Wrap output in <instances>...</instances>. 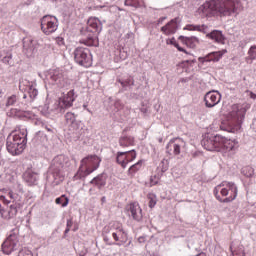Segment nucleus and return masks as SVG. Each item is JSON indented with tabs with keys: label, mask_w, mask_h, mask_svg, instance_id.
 <instances>
[{
	"label": "nucleus",
	"mask_w": 256,
	"mask_h": 256,
	"mask_svg": "<svg viewBox=\"0 0 256 256\" xmlns=\"http://www.w3.org/2000/svg\"><path fill=\"white\" fill-rule=\"evenodd\" d=\"M239 0H211L198 8L201 17H209L217 11L222 17H232L239 13Z\"/></svg>",
	"instance_id": "nucleus-1"
},
{
	"label": "nucleus",
	"mask_w": 256,
	"mask_h": 256,
	"mask_svg": "<svg viewBox=\"0 0 256 256\" xmlns=\"http://www.w3.org/2000/svg\"><path fill=\"white\" fill-rule=\"evenodd\" d=\"M202 147L206 151H217L220 153H228L229 155H235L237 149H239V141L236 139H228L219 134H205L201 141Z\"/></svg>",
	"instance_id": "nucleus-2"
},
{
	"label": "nucleus",
	"mask_w": 256,
	"mask_h": 256,
	"mask_svg": "<svg viewBox=\"0 0 256 256\" xmlns=\"http://www.w3.org/2000/svg\"><path fill=\"white\" fill-rule=\"evenodd\" d=\"M27 94H23L22 100L17 97V95H11L6 100V107L16 106L18 108H11L7 113L8 117H21L27 109L29 103H33L35 99H37V95H39V90L35 84H29L27 89Z\"/></svg>",
	"instance_id": "nucleus-3"
},
{
	"label": "nucleus",
	"mask_w": 256,
	"mask_h": 256,
	"mask_svg": "<svg viewBox=\"0 0 256 256\" xmlns=\"http://www.w3.org/2000/svg\"><path fill=\"white\" fill-rule=\"evenodd\" d=\"M71 167V160L65 155L56 156L49 167L47 181L59 185L65 179V172Z\"/></svg>",
	"instance_id": "nucleus-4"
},
{
	"label": "nucleus",
	"mask_w": 256,
	"mask_h": 256,
	"mask_svg": "<svg viewBox=\"0 0 256 256\" xmlns=\"http://www.w3.org/2000/svg\"><path fill=\"white\" fill-rule=\"evenodd\" d=\"M103 241L106 245H125L129 241V235L127 231L123 228V224L119 222L113 223L111 226H105L102 230Z\"/></svg>",
	"instance_id": "nucleus-5"
},
{
	"label": "nucleus",
	"mask_w": 256,
	"mask_h": 256,
	"mask_svg": "<svg viewBox=\"0 0 256 256\" xmlns=\"http://www.w3.org/2000/svg\"><path fill=\"white\" fill-rule=\"evenodd\" d=\"M0 201H2L4 205H9V203H12L8 211L4 210V212H2V219H6L7 221H9V219H15V217H17V213H19V210L23 209V205H25L23 196L13 191H8L5 195H0Z\"/></svg>",
	"instance_id": "nucleus-6"
},
{
	"label": "nucleus",
	"mask_w": 256,
	"mask_h": 256,
	"mask_svg": "<svg viewBox=\"0 0 256 256\" xmlns=\"http://www.w3.org/2000/svg\"><path fill=\"white\" fill-rule=\"evenodd\" d=\"M27 145V128L21 126L18 131L8 135L6 140V149L10 155H21Z\"/></svg>",
	"instance_id": "nucleus-7"
},
{
	"label": "nucleus",
	"mask_w": 256,
	"mask_h": 256,
	"mask_svg": "<svg viewBox=\"0 0 256 256\" xmlns=\"http://www.w3.org/2000/svg\"><path fill=\"white\" fill-rule=\"evenodd\" d=\"M101 165V159L97 155H89L83 158L80 162V166L73 176V181H85L91 173L97 171Z\"/></svg>",
	"instance_id": "nucleus-8"
},
{
	"label": "nucleus",
	"mask_w": 256,
	"mask_h": 256,
	"mask_svg": "<svg viewBox=\"0 0 256 256\" xmlns=\"http://www.w3.org/2000/svg\"><path fill=\"white\" fill-rule=\"evenodd\" d=\"M103 31V23L97 17H90L87 21L83 39L84 45L88 47H99V33Z\"/></svg>",
	"instance_id": "nucleus-9"
},
{
	"label": "nucleus",
	"mask_w": 256,
	"mask_h": 256,
	"mask_svg": "<svg viewBox=\"0 0 256 256\" xmlns=\"http://www.w3.org/2000/svg\"><path fill=\"white\" fill-rule=\"evenodd\" d=\"M237 185L233 182H222L214 188L213 194L220 203H231L237 199Z\"/></svg>",
	"instance_id": "nucleus-10"
},
{
	"label": "nucleus",
	"mask_w": 256,
	"mask_h": 256,
	"mask_svg": "<svg viewBox=\"0 0 256 256\" xmlns=\"http://www.w3.org/2000/svg\"><path fill=\"white\" fill-rule=\"evenodd\" d=\"M64 118L71 139H73V141H79V139L85 135V130H83L81 121L77 120V114L67 112Z\"/></svg>",
	"instance_id": "nucleus-11"
},
{
	"label": "nucleus",
	"mask_w": 256,
	"mask_h": 256,
	"mask_svg": "<svg viewBox=\"0 0 256 256\" xmlns=\"http://www.w3.org/2000/svg\"><path fill=\"white\" fill-rule=\"evenodd\" d=\"M48 80L51 85H56L59 89H67L71 85L67 73L59 68L49 71Z\"/></svg>",
	"instance_id": "nucleus-12"
},
{
	"label": "nucleus",
	"mask_w": 256,
	"mask_h": 256,
	"mask_svg": "<svg viewBox=\"0 0 256 256\" xmlns=\"http://www.w3.org/2000/svg\"><path fill=\"white\" fill-rule=\"evenodd\" d=\"M20 245L19 229L15 228L10 232L9 236L3 242L2 253H4V255H11L13 251H17V249H19Z\"/></svg>",
	"instance_id": "nucleus-13"
},
{
	"label": "nucleus",
	"mask_w": 256,
	"mask_h": 256,
	"mask_svg": "<svg viewBox=\"0 0 256 256\" xmlns=\"http://www.w3.org/2000/svg\"><path fill=\"white\" fill-rule=\"evenodd\" d=\"M74 59L78 65H81V67L89 68L93 65V55L89 48L77 47L74 51Z\"/></svg>",
	"instance_id": "nucleus-14"
},
{
	"label": "nucleus",
	"mask_w": 256,
	"mask_h": 256,
	"mask_svg": "<svg viewBox=\"0 0 256 256\" xmlns=\"http://www.w3.org/2000/svg\"><path fill=\"white\" fill-rule=\"evenodd\" d=\"M246 113L247 109H245V107L239 106V104H234L228 115L230 125H232V127L240 128L241 125H243V120L245 119Z\"/></svg>",
	"instance_id": "nucleus-15"
},
{
	"label": "nucleus",
	"mask_w": 256,
	"mask_h": 256,
	"mask_svg": "<svg viewBox=\"0 0 256 256\" xmlns=\"http://www.w3.org/2000/svg\"><path fill=\"white\" fill-rule=\"evenodd\" d=\"M41 31L44 35H53L59 29V20L53 15H45L40 20Z\"/></svg>",
	"instance_id": "nucleus-16"
},
{
	"label": "nucleus",
	"mask_w": 256,
	"mask_h": 256,
	"mask_svg": "<svg viewBox=\"0 0 256 256\" xmlns=\"http://www.w3.org/2000/svg\"><path fill=\"white\" fill-rule=\"evenodd\" d=\"M115 159L117 165H120L122 169H127L129 163H133V160L137 159V152L135 149L124 152H117L115 154Z\"/></svg>",
	"instance_id": "nucleus-17"
},
{
	"label": "nucleus",
	"mask_w": 256,
	"mask_h": 256,
	"mask_svg": "<svg viewBox=\"0 0 256 256\" xmlns=\"http://www.w3.org/2000/svg\"><path fill=\"white\" fill-rule=\"evenodd\" d=\"M75 99H77V95L75 94V90H70L67 93H62L59 98V109L60 111H66V109H71L73 107V103H75Z\"/></svg>",
	"instance_id": "nucleus-18"
},
{
	"label": "nucleus",
	"mask_w": 256,
	"mask_h": 256,
	"mask_svg": "<svg viewBox=\"0 0 256 256\" xmlns=\"http://www.w3.org/2000/svg\"><path fill=\"white\" fill-rule=\"evenodd\" d=\"M128 216L133 219V221H137V223H141L143 221V210L139 203L132 202L126 207Z\"/></svg>",
	"instance_id": "nucleus-19"
},
{
	"label": "nucleus",
	"mask_w": 256,
	"mask_h": 256,
	"mask_svg": "<svg viewBox=\"0 0 256 256\" xmlns=\"http://www.w3.org/2000/svg\"><path fill=\"white\" fill-rule=\"evenodd\" d=\"M204 102L208 109H212L221 103V93L219 91H209L204 96Z\"/></svg>",
	"instance_id": "nucleus-20"
},
{
	"label": "nucleus",
	"mask_w": 256,
	"mask_h": 256,
	"mask_svg": "<svg viewBox=\"0 0 256 256\" xmlns=\"http://www.w3.org/2000/svg\"><path fill=\"white\" fill-rule=\"evenodd\" d=\"M181 147H185V141L181 138H176L167 144L166 153L168 155H179L181 153Z\"/></svg>",
	"instance_id": "nucleus-21"
},
{
	"label": "nucleus",
	"mask_w": 256,
	"mask_h": 256,
	"mask_svg": "<svg viewBox=\"0 0 256 256\" xmlns=\"http://www.w3.org/2000/svg\"><path fill=\"white\" fill-rule=\"evenodd\" d=\"M180 23L181 20L179 17H176L169 21L166 25L162 26L160 31H162L164 35H175L179 29Z\"/></svg>",
	"instance_id": "nucleus-22"
},
{
	"label": "nucleus",
	"mask_w": 256,
	"mask_h": 256,
	"mask_svg": "<svg viewBox=\"0 0 256 256\" xmlns=\"http://www.w3.org/2000/svg\"><path fill=\"white\" fill-rule=\"evenodd\" d=\"M116 83H119L122 87L123 91H129L135 85V80L132 78L131 75L126 74L122 77H118L116 79Z\"/></svg>",
	"instance_id": "nucleus-23"
},
{
	"label": "nucleus",
	"mask_w": 256,
	"mask_h": 256,
	"mask_svg": "<svg viewBox=\"0 0 256 256\" xmlns=\"http://www.w3.org/2000/svg\"><path fill=\"white\" fill-rule=\"evenodd\" d=\"M90 185L97 187V189H103L107 185V173L98 174L90 181Z\"/></svg>",
	"instance_id": "nucleus-24"
},
{
	"label": "nucleus",
	"mask_w": 256,
	"mask_h": 256,
	"mask_svg": "<svg viewBox=\"0 0 256 256\" xmlns=\"http://www.w3.org/2000/svg\"><path fill=\"white\" fill-rule=\"evenodd\" d=\"M223 57V53L221 51L218 52H211L207 56L199 58L200 63H217L218 61L221 60Z\"/></svg>",
	"instance_id": "nucleus-25"
},
{
	"label": "nucleus",
	"mask_w": 256,
	"mask_h": 256,
	"mask_svg": "<svg viewBox=\"0 0 256 256\" xmlns=\"http://www.w3.org/2000/svg\"><path fill=\"white\" fill-rule=\"evenodd\" d=\"M206 37L215 41V43H220V45H225V35L221 30H213L212 32L206 34Z\"/></svg>",
	"instance_id": "nucleus-26"
},
{
	"label": "nucleus",
	"mask_w": 256,
	"mask_h": 256,
	"mask_svg": "<svg viewBox=\"0 0 256 256\" xmlns=\"http://www.w3.org/2000/svg\"><path fill=\"white\" fill-rule=\"evenodd\" d=\"M178 39L179 41H182V43H184V45H186L190 49H195L197 45H199V38L195 36H179Z\"/></svg>",
	"instance_id": "nucleus-27"
},
{
	"label": "nucleus",
	"mask_w": 256,
	"mask_h": 256,
	"mask_svg": "<svg viewBox=\"0 0 256 256\" xmlns=\"http://www.w3.org/2000/svg\"><path fill=\"white\" fill-rule=\"evenodd\" d=\"M23 177H24V181H26V183L30 186L37 185V183L39 181V174H37L33 171L25 172Z\"/></svg>",
	"instance_id": "nucleus-28"
},
{
	"label": "nucleus",
	"mask_w": 256,
	"mask_h": 256,
	"mask_svg": "<svg viewBox=\"0 0 256 256\" xmlns=\"http://www.w3.org/2000/svg\"><path fill=\"white\" fill-rule=\"evenodd\" d=\"M120 147H133L135 145V138L132 136L122 135L119 138Z\"/></svg>",
	"instance_id": "nucleus-29"
},
{
	"label": "nucleus",
	"mask_w": 256,
	"mask_h": 256,
	"mask_svg": "<svg viewBox=\"0 0 256 256\" xmlns=\"http://www.w3.org/2000/svg\"><path fill=\"white\" fill-rule=\"evenodd\" d=\"M143 167V160H139L135 164L129 167L127 175L128 177H135L138 171H141V168Z\"/></svg>",
	"instance_id": "nucleus-30"
},
{
	"label": "nucleus",
	"mask_w": 256,
	"mask_h": 256,
	"mask_svg": "<svg viewBox=\"0 0 256 256\" xmlns=\"http://www.w3.org/2000/svg\"><path fill=\"white\" fill-rule=\"evenodd\" d=\"M208 27L205 25H194V24H187L184 27V31H199V33L207 34Z\"/></svg>",
	"instance_id": "nucleus-31"
},
{
	"label": "nucleus",
	"mask_w": 256,
	"mask_h": 256,
	"mask_svg": "<svg viewBox=\"0 0 256 256\" xmlns=\"http://www.w3.org/2000/svg\"><path fill=\"white\" fill-rule=\"evenodd\" d=\"M0 61H2L4 65H13V54L11 52H3L0 54Z\"/></svg>",
	"instance_id": "nucleus-32"
},
{
	"label": "nucleus",
	"mask_w": 256,
	"mask_h": 256,
	"mask_svg": "<svg viewBox=\"0 0 256 256\" xmlns=\"http://www.w3.org/2000/svg\"><path fill=\"white\" fill-rule=\"evenodd\" d=\"M124 5L126 7H134V9H139V7H143L145 2L143 0H125Z\"/></svg>",
	"instance_id": "nucleus-33"
},
{
	"label": "nucleus",
	"mask_w": 256,
	"mask_h": 256,
	"mask_svg": "<svg viewBox=\"0 0 256 256\" xmlns=\"http://www.w3.org/2000/svg\"><path fill=\"white\" fill-rule=\"evenodd\" d=\"M241 173L244 175V177L251 179L255 175V169H253L251 166H246L242 168Z\"/></svg>",
	"instance_id": "nucleus-34"
},
{
	"label": "nucleus",
	"mask_w": 256,
	"mask_h": 256,
	"mask_svg": "<svg viewBox=\"0 0 256 256\" xmlns=\"http://www.w3.org/2000/svg\"><path fill=\"white\" fill-rule=\"evenodd\" d=\"M34 141H36V143H47V134L43 131H38L34 137Z\"/></svg>",
	"instance_id": "nucleus-35"
},
{
	"label": "nucleus",
	"mask_w": 256,
	"mask_h": 256,
	"mask_svg": "<svg viewBox=\"0 0 256 256\" xmlns=\"http://www.w3.org/2000/svg\"><path fill=\"white\" fill-rule=\"evenodd\" d=\"M55 203L56 205H61V207H67V205H69V198L63 194L55 199Z\"/></svg>",
	"instance_id": "nucleus-36"
},
{
	"label": "nucleus",
	"mask_w": 256,
	"mask_h": 256,
	"mask_svg": "<svg viewBox=\"0 0 256 256\" xmlns=\"http://www.w3.org/2000/svg\"><path fill=\"white\" fill-rule=\"evenodd\" d=\"M23 47H24V49L33 50V48L35 47V40H33L31 38L24 39Z\"/></svg>",
	"instance_id": "nucleus-37"
},
{
	"label": "nucleus",
	"mask_w": 256,
	"mask_h": 256,
	"mask_svg": "<svg viewBox=\"0 0 256 256\" xmlns=\"http://www.w3.org/2000/svg\"><path fill=\"white\" fill-rule=\"evenodd\" d=\"M41 128L46 129L49 135H55V128L46 122H40Z\"/></svg>",
	"instance_id": "nucleus-38"
},
{
	"label": "nucleus",
	"mask_w": 256,
	"mask_h": 256,
	"mask_svg": "<svg viewBox=\"0 0 256 256\" xmlns=\"http://www.w3.org/2000/svg\"><path fill=\"white\" fill-rule=\"evenodd\" d=\"M249 59L252 61L256 59V45H253L248 50Z\"/></svg>",
	"instance_id": "nucleus-39"
},
{
	"label": "nucleus",
	"mask_w": 256,
	"mask_h": 256,
	"mask_svg": "<svg viewBox=\"0 0 256 256\" xmlns=\"http://www.w3.org/2000/svg\"><path fill=\"white\" fill-rule=\"evenodd\" d=\"M160 168L162 173H165V171L169 169V161L167 159H163L160 163Z\"/></svg>",
	"instance_id": "nucleus-40"
},
{
	"label": "nucleus",
	"mask_w": 256,
	"mask_h": 256,
	"mask_svg": "<svg viewBox=\"0 0 256 256\" xmlns=\"http://www.w3.org/2000/svg\"><path fill=\"white\" fill-rule=\"evenodd\" d=\"M124 105L123 102H121V100H116L114 102V111L115 113H117V111H121V109H123Z\"/></svg>",
	"instance_id": "nucleus-41"
},
{
	"label": "nucleus",
	"mask_w": 256,
	"mask_h": 256,
	"mask_svg": "<svg viewBox=\"0 0 256 256\" xmlns=\"http://www.w3.org/2000/svg\"><path fill=\"white\" fill-rule=\"evenodd\" d=\"M18 256H37V254L33 255V252H31V250L24 248L19 252Z\"/></svg>",
	"instance_id": "nucleus-42"
},
{
	"label": "nucleus",
	"mask_w": 256,
	"mask_h": 256,
	"mask_svg": "<svg viewBox=\"0 0 256 256\" xmlns=\"http://www.w3.org/2000/svg\"><path fill=\"white\" fill-rule=\"evenodd\" d=\"M159 183V177L157 176H151L150 177V185L153 187V185H157Z\"/></svg>",
	"instance_id": "nucleus-43"
},
{
	"label": "nucleus",
	"mask_w": 256,
	"mask_h": 256,
	"mask_svg": "<svg viewBox=\"0 0 256 256\" xmlns=\"http://www.w3.org/2000/svg\"><path fill=\"white\" fill-rule=\"evenodd\" d=\"M148 205H149L150 209H153V207H155V205H157V200H155V198H150Z\"/></svg>",
	"instance_id": "nucleus-44"
},
{
	"label": "nucleus",
	"mask_w": 256,
	"mask_h": 256,
	"mask_svg": "<svg viewBox=\"0 0 256 256\" xmlns=\"http://www.w3.org/2000/svg\"><path fill=\"white\" fill-rule=\"evenodd\" d=\"M56 43H57V45H59L61 47V45L65 44V40L63 39V37H57Z\"/></svg>",
	"instance_id": "nucleus-45"
},
{
	"label": "nucleus",
	"mask_w": 256,
	"mask_h": 256,
	"mask_svg": "<svg viewBox=\"0 0 256 256\" xmlns=\"http://www.w3.org/2000/svg\"><path fill=\"white\" fill-rule=\"evenodd\" d=\"M147 241V236H140L138 238V243H140V245H143V243H146Z\"/></svg>",
	"instance_id": "nucleus-46"
},
{
	"label": "nucleus",
	"mask_w": 256,
	"mask_h": 256,
	"mask_svg": "<svg viewBox=\"0 0 256 256\" xmlns=\"http://www.w3.org/2000/svg\"><path fill=\"white\" fill-rule=\"evenodd\" d=\"M66 227L68 229H71V227H73V218H70V219L67 220Z\"/></svg>",
	"instance_id": "nucleus-47"
},
{
	"label": "nucleus",
	"mask_w": 256,
	"mask_h": 256,
	"mask_svg": "<svg viewBox=\"0 0 256 256\" xmlns=\"http://www.w3.org/2000/svg\"><path fill=\"white\" fill-rule=\"evenodd\" d=\"M178 51H180V52H182V53H186V55H190L191 56V54H189V53H187V50H185L183 47H178Z\"/></svg>",
	"instance_id": "nucleus-48"
},
{
	"label": "nucleus",
	"mask_w": 256,
	"mask_h": 256,
	"mask_svg": "<svg viewBox=\"0 0 256 256\" xmlns=\"http://www.w3.org/2000/svg\"><path fill=\"white\" fill-rule=\"evenodd\" d=\"M165 19H167V17H160L159 19H158V25H161L162 23H163V21H165Z\"/></svg>",
	"instance_id": "nucleus-49"
},
{
	"label": "nucleus",
	"mask_w": 256,
	"mask_h": 256,
	"mask_svg": "<svg viewBox=\"0 0 256 256\" xmlns=\"http://www.w3.org/2000/svg\"><path fill=\"white\" fill-rule=\"evenodd\" d=\"M250 99H256V94L253 92H250Z\"/></svg>",
	"instance_id": "nucleus-50"
},
{
	"label": "nucleus",
	"mask_w": 256,
	"mask_h": 256,
	"mask_svg": "<svg viewBox=\"0 0 256 256\" xmlns=\"http://www.w3.org/2000/svg\"><path fill=\"white\" fill-rule=\"evenodd\" d=\"M101 203H107V197L103 196V197L101 198Z\"/></svg>",
	"instance_id": "nucleus-51"
},
{
	"label": "nucleus",
	"mask_w": 256,
	"mask_h": 256,
	"mask_svg": "<svg viewBox=\"0 0 256 256\" xmlns=\"http://www.w3.org/2000/svg\"><path fill=\"white\" fill-rule=\"evenodd\" d=\"M71 231V228H67L66 227V229H65V231H64V235H67V233H69Z\"/></svg>",
	"instance_id": "nucleus-52"
},
{
	"label": "nucleus",
	"mask_w": 256,
	"mask_h": 256,
	"mask_svg": "<svg viewBox=\"0 0 256 256\" xmlns=\"http://www.w3.org/2000/svg\"><path fill=\"white\" fill-rule=\"evenodd\" d=\"M175 43H177V42L175 41V38H172V39L170 40V44H171V45H175Z\"/></svg>",
	"instance_id": "nucleus-53"
},
{
	"label": "nucleus",
	"mask_w": 256,
	"mask_h": 256,
	"mask_svg": "<svg viewBox=\"0 0 256 256\" xmlns=\"http://www.w3.org/2000/svg\"><path fill=\"white\" fill-rule=\"evenodd\" d=\"M83 108L86 109V111H88V113H91V110H89V109L87 108V105L84 104V105H83Z\"/></svg>",
	"instance_id": "nucleus-54"
},
{
	"label": "nucleus",
	"mask_w": 256,
	"mask_h": 256,
	"mask_svg": "<svg viewBox=\"0 0 256 256\" xmlns=\"http://www.w3.org/2000/svg\"><path fill=\"white\" fill-rule=\"evenodd\" d=\"M2 212H5V209H3V207L0 204V215H2Z\"/></svg>",
	"instance_id": "nucleus-55"
},
{
	"label": "nucleus",
	"mask_w": 256,
	"mask_h": 256,
	"mask_svg": "<svg viewBox=\"0 0 256 256\" xmlns=\"http://www.w3.org/2000/svg\"><path fill=\"white\" fill-rule=\"evenodd\" d=\"M174 47H176V49H179V47H181V46H179L178 43H175V44H174Z\"/></svg>",
	"instance_id": "nucleus-56"
},
{
	"label": "nucleus",
	"mask_w": 256,
	"mask_h": 256,
	"mask_svg": "<svg viewBox=\"0 0 256 256\" xmlns=\"http://www.w3.org/2000/svg\"><path fill=\"white\" fill-rule=\"evenodd\" d=\"M141 111H142V113H147V109H145V108H142Z\"/></svg>",
	"instance_id": "nucleus-57"
},
{
	"label": "nucleus",
	"mask_w": 256,
	"mask_h": 256,
	"mask_svg": "<svg viewBox=\"0 0 256 256\" xmlns=\"http://www.w3.org/2000/svg\"><path fill=\"white\" fill-rule=\"evenodd\" d=\"M27 57H33V54H26Z\"/></svg>",
	"instance_id": "nucleus-58"
},
{
	"label": "nucleus",
	"mask_w": 256,
	"mask_h": 256,
	"mask_svg": "<svg viewBox=\"0 0 256 256\" xmlns=\"http://www.w3.org/2000/svg\"><path fill=\"white\" fill-rule=\"evenodd\" d=\"M79 228L78 227H74L73 228V231H77Z\"/></svg>",
	"instance_id": "nucleus-59"
},
{
	"label": "nucleus",
	"mask_w": 256,
	"mask_h": 256,
	"mask_svg": "<svg viewBox=\"0 0 256 256\" xmlns=\"http://www.w3.org/2000/svg\"><path fill=\"white\" fill-rule=\"evenodd\" d=\"M21 85H22V84L20 83V86H19V87H20V89H21Z\"/></svg>",
	"instance_id": "nucleus-60"
}]
</instances>
